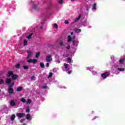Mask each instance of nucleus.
Listing matches in <instances>:
<instances>
[{"mask_svg":"<svg viewBox=\"0 0 125 125\" xmlns=\"http://www.w3.org/2000/svg\"><path fill=\"white\" fill-rule=\"evenodd\" d=\"M124 62H125V58H121L119 60V62L118 63H115L113 65V67H123V65H124Z\"/></svg>","mask_w":125,"mask_h":125,"instance_id":"1","label":"nucleus"},{"mask_svg":"<svg viewBox=\"0 0 125 125\" xmlns=\"http://www.w3.org/2000/svg\"><path fill=\"white\" fill-rule=\"evenodd\" d=\"M109 75L110 73L109 72H104L101 74V77L104 80H105V79H106L109 77Z\"/></svg>","mask_w":125,"mask_h":125,"instance_id":"2","label":"nucleus"},{"mask_svg":"<svg viewBox=\"0 0 125 125\" xmlns=\"http://www.w3.org/2000/svg\"><path fill=\"white\" fill-rule=\"evenodd\" d=\"M27 59H29V58H31V57L33 56V52L30 50H27Z\"/></svg>","mask_w":125,"mask_h":125,"instance_id":"3","label":"nucleus"},{"mask_svg":"<svg viewBox=\"0 0 125 125\" xmlns=\"http://www.w3.org/2000/svg\"><path fill=\"white\" fill-rule=\"evenodd\" d=\"M46 62H51L52 61V57L51 55H48L46 56Z\"/></svg>","mask_w":125,"mask_h":125,"instance_id":"4","label":"nucleus"},{"mask_svg":"<svg viewBox=\"0 0 125 125\" xmlns=\"http://www.w3.org/2000/svg\"><path fill=\"white\" fill-rule=\"evenodd\" d=\"M27 62L28 63H33V64H36L38 62V60L36 59H30L27 60Z\"/></svg>","mask_w":125,"mask_h":125,"instance_id":"5","label":"nucleus"},{"mask_svg":"<svg viewBox=\"0 0 125 125\" xmlns=\"http://www.w3.org/2000/svg\"><path fill=\"white\" fill-rule=\"evenodd\" d=\"M75 38H76V37L74 36L73 37V40H72V42H73V43L74 45H75V46H77V45H79V41H75Z\"/></svg>","mask_w":125,"mask_h":125,"instance_id":"6","label":"nucleus"},{"mask_svg":"<svg viewBox=\"0 0 125 125\" xmlns=\"http://www.w3.org/2000/svg\"><path fill=\"white\" fill-rule=\"evenodd\" d=\"M16 116L18 118H24L25 117V114L24 113H19L16 114Z\"/></svg>","mask_w":125,"mask_h":125,"instance_id":"7","label":"nucleus"},{"mask_svg":"<svg viewBox=\"0 0 125 125\" xmlns=\"http://www.w3.org/2000/svg\"><path fill=\"white\" fill-rule=\"evenodd\" d=\"M125 69L124 68H118L117 70L116 71V74H119V72H118V71H120V72H123L125 71Z\"/></svg>","mask_w":125,"mask_h":125,"instance_id":"8","label":"nucleus"},{"mask_svg":"<svg viewBox=\"0 0 125 125\" xmlns=\"http://www.w3.org/2000/svg\"><path fill=\"white\" fill-rule=\"evenodd\" d=\"M81 17H82V15H79L78 17L76 18L75 21H74V23H76V22H77V21H79V20L81 19Z\"/></svg>","mask_w":125,"mask_h":125,"instance_id":"9","label":"nucleus"},{"mask_svg":"<svg viewBox=\"0 0 125 125\" xmlns=\"http://www.w3.org/2000/svg\"><path fill=\"white\" fill-rule=\"evenodd\" d=\"M13 75V72L12 71H8L7 74V77H11Z\"/></svg>","mask_w":125,"mask_h":125,"instance_id":"10","label":"nucleus"},{"mask_svg":"<svg viewBox=\"0 0 125 125\" xmlns=\"http://www.w3.org/2000/svg\"><path fill=\"white\" fill-rule=\"evenodd\" d=\"M8 91L9 93H13V89H12V88H11V86H9Z\"/></svg>","mask_w":125,"mask_h":125,"instance_id":"11","label":"nucleus"},{"mask_svg":"<svg viewBox=\"0 0 125 125\" xmlns=\"http://www.w3.org/2000/svg\"><path fill=\"white\" fill-rule=\"evenodd\" d=\"M89 24V22H88V21H84L82 25L84 26V27H86V26H88V25Z\"/></svg>","mask_w":125,"mask_h":125,"instance_id":"12","label":"nucleus"},{"mask_svg":"<svg viewBox=\"0 0 125 125\" xmlns=\"http://www.w3.org/2000/svg\"><path fill=\"white\" fill-rule=\"evenodd\" d=\"M18 78V76L17 75L13 74L12 76V80H16Z\"/></svg>","mask_w":125,"mask_h":125,"instance_id":"13","label":"nucleus"},{"mask_svg":"<svg viewBox=\"0 0 125 125\" xmlns=\"http://www.w3.org/2000/svg\"><path fill=\"white\" fill-rule=\"evenodd\" d=\"M11 83V79H6V83L9 84Z\"/></svg>","mask_w":125,"mask_h":125,"instance_id":"14","label":"nucleus"},{"mask_svg":"<svg viewBox=\"0 0 125 125\" xmlns=\"http://www.w3.org/2000/svg\"><path fill=\"white\" fill-rule=\"evenodd\" d=\"M74 30L75 33H81L82 32V30L79 28H75Z\"/></svg>","mask_w":125,"mask_h":125,"instance_id":"15","label":"nucleus"},{"mask_svg":"<svg viewBox=\"0 0 125 125\" xmlns=\"http://www.w3.org/2000/svg\"><path fill=\"white\" fill-rule=\"evenodd\" d=\"M40 55H41V52H38L36 53V54H35V58H39Z\"/></svg>","mask_w":125,"mask_h":125,"instance_id":"16","label":"nucleus"},{"mask_svg":"<svg viewBox=\"0 0 125 125\" xmlns=\"http://www.w3.org/2000/svg\"><path fill=\"white\" fill-rule=\"evenodd\" d=\"M64 71H67V69H68V66H69V64L68 63H64Z\"/></svg>","mask_w":125,"mask_h":125,"instance_id":"17","label":"nucleus"},{"mask_svg":"<svg viewBox=\"0 0 125 125\" xmlns=\"http://www.w3.org/2000/svg\"><path fill=\"white\" fill-rule=\"evenodd\" d=\"M33 9H34V10H37L38 9V5L34 4L33 5Z\"/></svg>","mask_w":125,"mask_h":125,"instance_id":"18","label":"nucleus"},{"mask_svg":"<svg viewBox=\"0 0 125 125\" xmlns=\"http://www.w3.org/2000/svg\"><path fill=\"white\" fill-rule=\"evenodd\" d=\"M11 106H15V101L12 100L10 102Z\"/></svg>","mask_w":125,"mask_h":125,"instance_id":"19","label":"nucleus"},{"mask_svg":"<svg viewBox=\"0 0 125 125\" xmlns=\"http://www.w3.org/2000/svg\"><path fill=\"white\" fill-rule=\"evenodd\" d=\"M94 68V66H90L87 67V70H89L90 71H91V70H93V68Z\"/></svg>","mask_w":125,"mask_h":125,"instance_id":"20","label":"nucleus"},{"mask_svg":"<svg viewBox=\"0 0 125 125\" xmlns=\"http://www.w3.org/2000/svg\"><path fill=\"white\" fill-rule=\"evenodd\" d=\"M27 120H31V115L29 114H27L26 115Z\"/></svg>","mask_w":125,"mask_h":125,"instance_id":"21","label":"nucleus"},{"mask_svg":"<svg viewBox=\"0 0 125 125\" xmlns=\"http://www.w3.org/2000/svg\"><path fill=\"white\" fill-rule=\"evenodd\" d=\"M72 41V38H71L70 36H68V40H67V42H71Z\"/></svg>","mask_w":125,"mask_h":125,"instance_id":"22","label":"nucleus"},{"mask_svg":"<svg viewBox=\"0 0 125 125\" xmlns=\"http://www.w3.org/2000/svg\"><path fill=\"white\" fill-rule=\"evenodd\" d=\"M23 89V88L22 87H19L17 89V91H21Z\"/></svg>","mask_w":125,"mask_h":125,"instance_id":"23","label":"nucleus"},{"mask_svg":"<svg viewBox=\"0 0 125 125\" xmlns=\"http://www.w3.org/2000/svg\"><path fill=\"white\" fill-rule=\"evenodd\" d=\"M15 115L13 114L12 116L11 117V121H14V119H15Z\"/></svg>","mask_w":125,"mask_h":125,"instance_id":"24","label":"nucleus"},{"mask_svg":"<svg viewBox=\"0 0 125 125\" xmlns=\"http://www.w3.org/2000/svg\"><path fill=\"white\" fill-rule=\"evenodd\" d=\"M93 10H95L96 9V3H94L93 5V8H92Z\"/></svg>","mask_w":125,"mask_h":125,"instance_id":"25","label":"nucleus"},{"mask_svg":"<svg viewBox=\"0 0 125 125\" xmlns=\"http://www.w3.org/2000/svg\"><path fill=\"white\" fill-rule=\"evenodd\" d=\"M67 61L69 63H72V59L71 58H67Z\"/></svg>","mask_w":125,"mask_h":125,"instance_id":"26","label":"nucleus"},{"mask_svg":"<svg viewBox=\"0 0 125 125\" xmlns=\"http://www.w3.org/2000/svg\"><path fill=\"white\" fill-rule=\"evenodd\" d=\"M40 67L41 68H44V63L43 62L40 63Z\"/></svg>","mask_w":125,"mask_h":125,"instance_id":"27","label":"nucleus"},{"mask_svg":"<svg viewBox=\"0 0 125 125\" xmlns=\"http://www.w3.org/2000/svg\"><path fill=\"white\" fill-rule=\"evenodd\" d=\"M53 76V74L51 72L49 73V76H48V79H49L50 78H51Z\"/></svg>","mask_w":125,"mask_h":125,"instance_id":"28","label":"nucleus"},{"mask_svg":"<svg viewBox=\"0 0 125 125\" xmlns=\"http://www.w3.org/2000/svg\"><path fill=\"white\" fill-rule=\"evenodd\" d=\"M32 36H33V34L31 33L27 37V39H28V40H30V39L32 38Z\"/></svg>","mask_w":125,"mask_h":125,"instance_id":"29","label":"nucleus"},{"mask_svg":"<svg viewBox=\"0 0 125 125\" xmlns=\"http://www.w3.org/2000/svg\"><path fill=\"white\" fill-rule=\"evenodd\" d=\"M31 81H36V76H33L31 78Z\"/></svg>","mask_w":125,"mask_h":125,"instance_id":"30","label":"nucleus"},{"mask_svg":"<svg viewBox=\"0 0 125 125\" xmlns=\"http://www.w3.org/2000/svg\"><path fill=\"white\" fill-rule=\"evenodd\" d=\"M27 43H28V42H27L26 40L23 41V45H27Z\"/></svg>","mask_w":125,"mask_h":125,"instance_id":"31","label":"nucleus"},{"mask_svg":"<svg viewBox=\"0 0 125 125\" xmlns=\"http://www.w3.org/2000/svg\"><path fill=\"white\" fill-rule=\"evenodd\" d=\"M21 102H22L23 103H25V102H26V100H25V99L24 98H21Z\"/></svg>","mask_w":125,"mask_h":125,"instance_id":"32","label":"nucleus"},{"mask_svg":"<svg viewBox=\"0 0 125 125\" xmlns=\"http://www.w3.org/2000/svg\"><path fill=\"white\" fill-rule=\"evenodd\" d=\"M53 26L56 29H57L58 28V25H57V24L56 23H54Z\"/></svg>","mask_w":125,"mask_h":125,"instance_id":"33","label":"nucleus"},{"mask_svg":"<svg viewBox=\"0 0 125 125\" xmlns=\"http://www.w3.org/2000/svg\"><path fill=\"white\" fill-rule=\"evenodd\" d=\"M60 45H61V46H62V45H63V44H64V42H63V41H61L60 42Z\"/></svg>","mask_w":125,"mask_h":125,"instance_id":"34","label":"nucleus"},{"mask_svg":"<svg viewBox=\"0 0 125 125\" xmlns=\"http://www.w3.org/2000/svg\"><path fill=\"white\" fill-rule=\"evenodd\" d=\"M15 67H16V68H17L18 69H19V67H20V64L17 63Z\"/></svg>","mask_w":125,"mask_h":125,"instance_id":"35","label":"nucleus"},{"mask_svg":"<svg viewBox=\"0 0 125 125\" xmlns=\"http://www.w3.org/2000/svg\"><path fill=\"white\" fill-rule=\"evenodd\" d=\"M93 75H94V76H95V75H97V72L95 71H93L92 72Z\"/></svg>","mask_w":125,"mask_h":125,"instance_id":"36","label":"nucleus"},{"mask_svg":"<svg viewBox=\"0 0 125 125\" xmlns=\"http://www.w3.org/2000/svg\"><path fill=\"white\" fill-rule=\"evenodd\" d=\"M63 1H64V0H60L59 1V3H60V4H62V3H63Z\"/></svg>","mask_w":125,"mask_h":125,"instance_id":"37","label":"nucleus"},{"mask_svg":"<svg viewBox=\"0 0 125 125\" xmlns=\"http://www.w3.org/2000/svg\"><path fill=\"white\" fill-rule=\"evenodd\" d=\"M4 83V80H3V79H1L0 80V84H2V83Z\"/></svg>","mask_w":125,"mask_h":125,"instance_id":"38","label":"nucleus"},{"mask_svg":"<svg viewBox=\"0 0 125 125\" xmlns=\"http://www.w3.org/2000/svg\"><path fill=\"white\" fill-rule=\"evenodd\" d=\"M23 68L25 69V70H27L29 69V67L28 66L24 65L23 66Z\"/></svg>","mask_w":125,"mask_h":125,"instance_id":"39","label":"nucleus"},{"mask_svg":"<svg viewBox=\"0 0 125 125\" xmlns=\"http://www.w3.org/2000/svg\"><path fill=\"white\" fill-rule=\"evenodd\" d=\"M31 102H32V100H28L27 102H26L27 104H31Z\"/></svg>","mask_w":125,"mask_h":125,"instance_id":"40","label":"nucleus"},{"mask_svg":"<svg viewBox=\"0 0 125 125\" xmlns=\"http://www.w3.org/2000/svg\"><path fill=\"white\" fill-rule=\"evenodd\" d=\"M55 62H56L57 64H59V63H60V61L59 60H56L55 61Z\"/></svg>","mask_w":125,"mask_h":125,"instance_id":"41","label":"nucleus"},{"mask_svg":"<svg viewBox=\"0 0 125 125\" xmlns=\"http://www.w3.org/2000/svg\"><path fill=\"white\" fill-rule=\"evenodd\" d=\"M65 72H67V74H68V75H70V74H71V73H72V71H68V69L67 70V71H65Z\"/></svg>","mask_w":125,"mask_h":125,"instance_id":"42","label":"nucleus"},{"mask_svg":"<svg viewBox=\"0 0 125 125\" xmlns=\"http://www.w3.org/2000/svg\"><path fill=\"white\" fill-rule=\"evenodd\" d=\"M70 48H71V46H70V45H68L66 47V49H70Z\"/></svg>","mask_w":125,"mask_h":125,"instance_id":"43","label":"nucleus"},{"mask_svg":"<svg viewBox=\"0 0 125 125\" xmlns=\"http://www.w3.org/2000/svg\"><path fill=\"white\" fill-rule=\"evenodd\" d=\"M64 23L65 24H69V21H68L67 20H66L64 21Z\"/></svg>","mask_w":125,"mask_h":125,"instance_id":"44","label":"nucleus"},{"mask_svg":"<svg viewBox=\"0 0 125 125\" xmlns=\"http://www.w3.org/2000/svg\"><path fill=\"white\" fill-rule=\"evenodd\" d=\"M41 25H42V26H40V28H41V29H42V28H43L42 26H43V22H42Z\"/></svg>","mask_w":125,"mask_h":125,"instance_id":"45","label":"nucleus"},{"mask_svg":"<svg viewBox=\"0 0 125 125\" xmlns=\"http://www.w3.org/2000/svg\"><path fill=\"white\" fill-rule=\"evenodd\" d=\"M46 67H47V68H48V67H49V63L47 62L46 64Z\"/></svg>","mask_w":125,"mask_h":125,"instance_id":"46","label":"nucleus"},{"mask_svg":"<svg viewBox=\"0 0 125 125\" xmlns=\"http://www.w3.org/2000/svg\"><path fill=\"white\" fill-rule=\"evenodd\" d=\"M26 113H29L30 112V109L29 108H27L26 110Z\"/></svg>","mask_w":125,"mask_h":125,"instance_id":"47","label":"nucleus"},{"mask_svg":"<svg viewBox=\"0 0 125 125\" xmlns=\"http://www.w3.org/2000/svg\"><path fill=\"white\" fill-rule=\"evenodd\" d=\"M42 88H43L44 89H45L46 88H47V86H42Z\"/></svg>","mask_w":125,"mask_h":125,"instance_id":"48","label":"nucleus"},{"mask_svg":"<svg viewBox=\"0 0 125 125\" xmlns=\"http://www.w3.org/2000/svg\"><path fill=\"white\" fill-rule=\"evenodd\" d=\"M25 121V119H23L20 121L21 123H23Z\"/></svg>","mask_w":125,"mask_h":125,"instance_id":"49","label":"nucleus"},{"mask_svg":"<svg viewBox=\"0 0 125 125\" xmlns=\"http://www.w3.org/2000/svg\"><path fill=\"white\" fill-rule=\"evenodd\" d=\"M12 85H14V82L12 83L11 85H10L11 87Z\"/></svg>","mask_w":125,"mask_h":125,"instance_id":"50","label":"nucleus"},{"mask_svg":"<svg viewBox=\"0 0 125 125\" xmlns=\"http://www.w3.org/2000/svg\"><path fill=\"white\" fill-rule=\"evenodd\" d=\"M73 32H71V35H73Z\"/></svg>","mask_w":125,"mask_h":125,"instance_id":"51","label":"nucleus"},{"mask_svg":"<svg viewBox=\"0 0 125 125\" xmlns=\"http://www.w3.org/2000/svg\"><path fill=\"white\" fill-rule=\"evenodd\" d=\"M71 1H75V0H71Z\"/></svg>","mask_w":125,"mask_h":125,"instance_id":"52","label":"nucleus"},{"mask_svg":"<svg viewBox=\"0 0 125 125\" xmlns=\"http://www.w3.org/2000/svg\"><path fill=\"white\" fill-rule=\"evenodd\" d=\"M31 2H33V1H31Z\"/></svg>","mask_w":125,"mask_h":125,"instance_id":"53","label":"nucleus"}]
</instances>
